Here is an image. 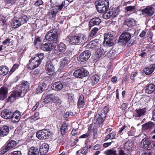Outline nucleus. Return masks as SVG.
<instances>
[{
	"instance_id": "obj_3",
	"label": "nucleus",
	"mask_w": 155,
	"mask_h": 155,
	"mask_svg": "<svg viewBox=\"0 0 155 155\" xmlns=\"http://www.w3.org/2000/svg\"><path fill=\"white\" fill-rule=\"evenodd\" d=\"M134 30L129 29L125 31L119 38V42L123 45L126 44L130 39L132 35H134Z\"/></svg>"
},
{
	"instance_id": "obj_2",
	"label": "nucleus",
	"mask_w": 155,
	"mask_h": 155,
	"mask_svg": "<svg viewBox=\"0 0 155 155\" xmlns=\"http://www.w3.org/2000/svg\"><path fill=\"white\" fill-rule=\"evenodd\" d=\"M44 55L43 53H38L34 58H31L29 60V62L28 64V68L30 70H32L38 67L43 59Z\"/></svg>"
},
{
	"instance_id": "obj_54",
	"label": "nucleus",
	"mask_w": 155,
	"mask_h": 155,
	"mask_svg": "<svg viewBox=\"0 0 155 155\" xmlns=\"http://www.w3.org/2000/svg\"><path fill=\"white\" fill-rule=\"evenodd\" d=\"M65 5V2L63 1V2L61 4L59 5H56V7L57 8H55V9H57V11L58 10L59 11L61 10L62 8H63V6Z\"/></svg>"
},
{
	"instance_id": "obj_14",
	"label": "nucleus",
	"mask_w": 155,
	"mask_h": 155,
	"mask_svg": "<svg viewBox=\"0 0 155 155\" xmlns=\"http://www.w3.org/2000/svg\"><path fill=\"white\" fill-rule=\"evenodd\" d=\"M141 12L143 15L145 16H150L154 14V9L152 6H148L141 10Z\"/></svg>"
},
{
	"instance_id": "obj_38",
	"label": "nucleus",
	"mask_w": 155,
	"mask_h": 155,
	"mask_svg": "<svg viewBox=\"0 0 155 155\" xmlns=\"http://www.w3.org/2000/svg\"><path fill=\"white\" fill-rule=\"evenodd\" d=\"M154 126V124L153 123L150 121L143 125H142V127L144 130L149 129L150 130Z\"/></svg>"
},
{
	"instance_id": "obj_18",
	"label": "nucleus",
	"mask_w": 155,
	"mask_h": 155,
	"mask_svg": "<svg viewBox=\"0 0 155 155\" xmlns=\"http://www.w3.org/2000/svg\"><path fill=\"white\" fill-rule=\"evenodd\" d=\"M46 68L47 73L48 75H52L54 73V68L52 62L51 61L47 62Z\"/></svg>"
},
{
	"instance_id": "obj_44",
	"label": "nucleus",
	"mask_w": 155,
	"mask_h": 155,
	"mask_svg": "<svg viewBox=\"0 0 155 155\" xmlns=\"http://www.w3.org/2000/svg\"><path fill=\"white\" fill-rule=\"evenodd\" d=\"M21 24L20 20L15 19L13 21L12 26L14 28H16L19 27Z\"/></svg>"
},
{
	"instance_id": "obj_36",
	"label": "nucleus",
	"mask_w": 155,
	"mask_h": 155,
	"mask_svg": "<svg viewBox=\"0 0 155 155\" xmlns=\"http://www.w3.org/2000/svg\"><path fill=\"white\" fill-rule=\"evenodd\" d=\"M52 44L51 43H46L43 45L42 47V49L44 51H50L52 49Z\"/></svg>"
},
{
	"instance_id": "obj_22",
	"label": "nucleus",
	"mask_w": 155,
	"mask_h": 155,
	"mask_svg": "<svg viewBox=\"0 0 155 155\" xmlns=\"http://www.w3.org/2000/svg\"><path fill=\"white\" fill-rule=\"evenodd\" d=\"M155 90V85L151 84L147 85L145 87V93L147 94H151Z\"/></svg>"
},
{
	"instance_id": "obj_51",
	"label": "nucleus",
	"mask_w": 155,
	"mask_h": 155,
	"mask_svg": "<svg viewBox=\"0 0 155 155\" xmlns=\"http://www.w3.org/2000/svg\"><path fill=\"white\" fill-rule=\"evenodd\" d=\"M99 29L97 27L94 28L90 33V36L91 37H93L96 34Z\"/></svg>"
},
{
	"instance_id": "obj_64",
	"label": "nucleus",
	"mask_w": 155,
	"mask_h": 155,
	"mask_svg": "<svg viewBox=\"0 0 155 155\" xmlns=\"http://www.w3.org/2000/svg\"><path fill=\"white\" fill-rule=\"evenodd\" d=\"M118 152V155H125L126 154L124 151L121 149H119Z\"/></svg>"
},
{
	"instance_id": "obj_28",
	"label": "nucleus",
	"mask_w": 155,
	"mask_h": 155,
	"mask_svg": "<svg viewBox=\"0 0 155 155\" xmlns=\"http://www.w3.org/2000/svg\"><path fill=\"white\" fill-rule=\"evenodd\" d=\"M100 45V41L96 40L91 41L88 45L89 48H93L99 47Z\"/></svg>"
},
{
	"instance_id": "obj_43",
	"label": "nucleus",
	"mask_w": 155,
	"mask_h": 155,
	"mask_svg": "<svg viewBox=\"0 0 155 155\" xmlns=\"http://www.w3.org/2000/svg\"><path fill=\"white\" fill-rule=\"evenodd\" d=\"M116 136V133L115 131H113L111 133L107 135L104 140V141H107L108 139H113L115 138Z\"/></svg>"
},
{
	"instance_id": "obj_39",
	"label": "nucleus",
	"mask_w": 155,
	"mask_h": 155,
	"mask_svg": "<svg viewBox=\"0 0 155 155\" xmlns=\"http://www.w3.org/2000/svg\"><path fill=\"white\" fill-rule=\"evenodd\" d=\"M1 133L3 136L7 135L9 132V127L6 125L3 126L0 129Z\"/></svg>"
},
{
	"instance_id": "obj_15",
	"label": "nucleus",
	"mask_w": 155,
	"mask_h": 155,
	"mask_svg": "<svg viewBox=\"0 0 155 155\" xmlns=\"http://www.w3.org/2000/svg\"><path fill=\"white\" fill-rule=\"evenodd\" d=\"M66 48V45L62 43H61L58 45L55 46L54 51L55 54H60L61 53L64 52Z\"/></svg>"
},
{
	"instance_id": "obj_13",
	"label": "nucleus",
	"mask_w": 155,
	"mask_h": 155,
	"mask_svg": "<svg viewBox=\"0 0 155 155\" xmlns=\"http://www.w3.org/2000/svg\"><path fill=\"white\" fill-rule=\"evenodd\" d=\"M104 42H106V44L110 46L113 45V43L112 41L114 36L113 34L110 32H107L104 35Z\"/></svg>"
},
{
	"instance_id": "obj_1",
	"label": "nucleus",
	"mask_w": 155,
	"mask_h": 155,
	"mask_svg": "<svg viewBox=\"0 0 155 155\" xmlns=\"http://www.w3.org/2000/svg\"><path fill=\"white\" fill-rule=\"evenodd\" d=\"M20 86L15 87L16 91H13L10 96L8 97V101L13 102L18 97L20 96L23 93L26 94L29 90V83L25 81L21 82Z\"/></svg>"
},
{
	"instance_id": "obj_11",
	"label": "nucleus",
	"mask_w": 155,
	"mask_h": 155,
	"mask_svg": "<svg viewBox=\"0 0 155 155\" xmlns=\"http://www.w3.org/2000/svg\"><path fill=\"white\" fill-rule=\"evenodd\" d=\"M99 79V76L97 74H95L91 76L90 78L86 80L85 82L86 84L89 85L90 86H91L97 84L98 82Z\"/></svg>"
},
{
	"instance_id": "obj_37",
	"label": "nucleus",
	"mask_w": 155,
	"mask_h": 155,
	"mask_svg": "<svg viewBox=\"0 0 155 155\" xmlns=\"http://www.w3.org/2000/svg\"><path fill=\"white\" fill-rule=\"evenodd\" d=\"M9 68L6 66H0V74L2 75H5L8 73Z\"/></svg>"
},
{
	"instance_id": "obj_59",
	"label": "nucleus",
	"mask_w": 155,
	"mask_h": 155,
	"mask_svg": "<svg viewBox=\"0 0 155 155\" xmlns=\"http://www.w3.org/2000/svg\"><path fill=\"white\" fill-rule=\"evenodd\" d=\"M108 54V56H109V55L111 54V56H110V57H113L114 55H117V54H116V51H114L113 50H110Z\"/></svg>"
},
{
	"instance_id": "obj_42",
	"label": "nucleus",
	"mask_w": 155,
	"mask_h": 155,
	"mask_svg": "<svg viewBox=\"0 0 155 155\" xmlns=\"http://www.w3.org/2000/svg\"><path fill=\"white\" fill-rule=\"evenodd\" d=\"M18 0H5V5L6 6L10 7L12 5H15Z\"/></svg>"
},
{
	"instance_id": "obj_55",
	"label": "nucleus",
	"mask_w": 155,
	"mask_h": 155,
	"mask_svg": "<svg viewBox=\"0 0 155 155\" xmlns=\"http://www.w3.org/2000/svg\"><path fill=\"white\" fill-rule=\"evenodd\" d=\"M109 111V108L107 106H105L102 110V112L101 114H104L106 116V115Z\"/></svg>"
},
{
	"instance_id": "obj_6",
	"label": "nucleus",
	"mask_w": 155,
	"mask_h": 155,
	"mask_svg": "<svg viewBox=\"0 0 155 155\" xmlns=\"http://www.w3.org/2000/svg\"><path fill=\"white\" fill-rule=\"evenodd\" d=\"M97 5L96 6L98 12L103 13L107 10L108 7V2L105 1L99 0L97 2Z\"/></svg>"
},
{
	"instance_id": "obj_4",
	"label": "nucleus",
	"mask_w": 155,
	"mask_h": 155,
	"mask_svg": "<svg viewBox=\"0 0 155 155\" xmlns=\"http://www.w3.org/2000/svg\"><path fill=\"white\" fill-rule=\"evenodd\" d=\"M86 40L85 35L82 34L71 36L70 38V43L72 45L82 44Z\"/></svg>"
},
{
	"instance_id": "obj_32",
	"label": "nucleus",
	"mask_w": 155,
	"mask_h": 155,
	"mask_svg": "<svg viewBox=\"0 0 155 155\" xmlns=\"http://www.w3.org/2000/svg\"><path fill=\"white\" fill-rule=\"evenodd\" d=\"M134 143L132 141H129L126 142L124 145V148L127 150H132L133 148Z\"/></svg>"
},
{
	"instance_id": "obj_41",
	"label": "nucleus",
	"mask_w": 155,
	"mask_h": 155,
	"mask_svg": "<svg viewBox=\"0 0 155 155\" xmlns=\"http://www.w3.org/2000/svg\"><path fill=\"white\" fill-rule=\"evenodd\" d=\"M58 12L57 9L53 8L49 12V17L51 19L54 18Z\"/></svg>"
},
{
	"instance_id": "obj_50",
	"label": "nucleus",
	"mask_w": 155,
	"mask_h": 155,
	"mask_svg": "<svg viewBox=\"0 0 155 155\" xmlns=\"http://www.w3.org/2000/svg\"><path fill=\"white\" fill-rule=\"evenodd\" d=\"M28 19V17L23 14H22L21 17V18L19 19L21 20V23L22 24H23L26 23Z\"/></svg>"
},
{
	"instance_id": "obj_17",
	"label": "nucleus",
	"mask_w": 155,
	"mask_h": 155,
	"mask_svg": "<svg viewBox=\"0 0 155 155\" xmlns=\"http://www.w3.org/2000/svg\"><path fill=\"white\" fill-rule=\"evenodd\" d=\"M140 146L141 147L147 150H150L152 148L149 140L147 138L142 140L140 143Z\"/></svg>"
},
{
	"instance_id": "obj_40",
	"label": "nucleus",
	"mask_w": 155,
	"mask_h": 155,
	"mask_svg": "<svg viewBox=\"0 0 155 155\" xmlns=\"http://www.w3.org/2000/svg\"><path fill=\"white\" fill-rule=\"evenodd\" d=\"M107 51H104L103 48H101L97 49L96 52V56L100 58L103 56Z\"/></svg>"
},
{
	"instance_id": "obj_31",
	"label": "nucleus",
	"mask_w": 155,
	"mask_h": 155,
	"mask_svg": "<svg viewBox=\"0 0 155 155\" xmlns=\"http://www.w3.org/2000/svg\"><path fill=\"white\" fill-rule=\"evenodd\" d=\"M46 84L44 83L40 84L36 88V93L38 94L41 93L46 88Z\"/></svg>"
},
{
	"instance_id": "obj_30",
	"label": "nucleus",
	"mask_w": 155,
	"mask_h": 155,
	"mask_svg": "<svg viewBox=\"0 0 155 155\" xmlns=\"http://www.w3.org/2000/svg\"><path fill=\"white\" fill-rule=\"evenodd\" d=\"M70 61V58L68 56L65 57L62 61L60 64V68L62 69L64 67L69 64Z\"/></svg>"
},
{
	"instance_id": "obj_58",
	"label": "nucleus",
	"mask_w": 155,
	"mask_h": 155,
	"mask_svg": "<svg viewBox=\"0 0 155 155\" xmlns=\"http://www.w3.org/2000/svg\"><path fill=\"white\" fill-rule=\"evenodd\" d=\"M43 3V2L42 0H38L35 3L34 5L36 6H39L42 5Z\"/></svg>"
},
{
	"instance_id": "obj_53",
	"label": "nucleus",
	"mask_w": 155,
	"mask_h": 155,
	"mask_svg": "<svg viewBox=\"0 0 155 155\" xmlns=\"http://www.w3.org/2000/svg\"><path fill=\"white\" fill-rule=\"evenodd\" d=\"M88 147L85 146L81 149V153L83 155H86L88 151Z\"/></svg>"
},
{
	"instance_id": "obj_33",
	"label": "nucleus",
	"mask_w": 155,
	"mask_h": 155,
	"mask_svg": "<svg viewBox=\"0 0 155 155\" xmlns=\"http://www.w3.org/2000/svg\"><path fill=\"white\" fill-rule=\"evenodd\" d=\"M68 124L66 122H63L61 128V132L62 135L64 134L68 130Z\"/></svg>"
},
{
	"instance_id": "obj_29",
	"label": "nucleus",
	"mask_w": 155,
	"mask_h": 155,
	"mask_svg": "<svg viewBox=\"0 0 155 155\" xmlns=\"http://www.w3.org/2000/svg\"><path fill=\"white\" fill-rule=\"evenodd\" d=\"M155 69V64H153L144 69V71L147 75H150L153 72Z\"/></svg>"
},
{
	"instance_id": "obj_35",
	"label": "nucleus",
	"mask_w": 155,
	"mask_h": 155,
	"mask_svg": "<svg viewBox=\"0 0 155 155\" xmlns=\"http://www.w3.org/2000/svg\"><path fill=\"white\" fill-rule=\"evenodd\" d=\"M136 23L135 20L132 18L127 19L124 22L125 25L129 27L131 26H134Z\"/></svg>"
},
{
	"instance_id": "obj_25",
	"label": "nucleus",
	"mask_w": 155,
	"mask_h": 155,
	"mask_svg": "<svg viewBox=\"0 0 155 155\" xmlns=\"http://www.w3.org/2000/svg\"><path fill=\"white\" fill-rule=\"evenodd\" d=\"M12 112L8 110H3L1 114V116L3 118L8 119H10Z\"/></svg>"
},
{
	"instance_id": "obj_27",
	"label": "nucleus",
	"mask_w": 155,
	"mask_h": 155,
	"mask_svg": "<svg viewBox=\"0 0 155 155\" xmlns=\"http://www.w3.org/2000/svg\"><path fill=\"white\" fill-rule=\"evenodd\" d=\"M85 102L84 96L81 95L79 97L77 103V106L78 108H84V107Z\"/></svg>"
},
{
	"instance_id": "obj_57",
	"label": "nucleus",
	"mask_w": 155,
	"mask_h": 155,
	"mask_svg": "<svg viewBox=\"0 0 155 155\" xmlns=\"http://www.w3.org/2000/svg\"><path fill=\"white\" fill-rule=\"evenodd\" d=\"M52 98V99L51 101L55 103L58 101H59V99L58 97L55 96L53 94Z\"/></svg>"
},
{
	"instance_id": "obj_20",
	"label": "nucleus",
	"mask_w": 155,
	"mask_h": 155,
	"mask_svg": "<svg viewBox=\"0 0 155 155\" xmlns=\"http://www.w3.org/2000/svg\"><path fill=\"white\" fill-rule=\"evenodd\" d=\"M8 88L6 87L0 88V100H4L7 96Z\"/></svg>"
},
{
	"instance_id": "obj_60",
	"label": "nucleus",
	"mask_w": 155,
	"mask_h": 155,
	"mask_svg": "<svg viewBox=\"0 0 155 155\" xmlns=\"http://www.w3.org/2000/svg\"><path fill=\"white\" fill-rule=\"evenodd\" d=\"M39 113L38 112H37L35 114L33 117L34 118H33L35 120H37L39 118Z\"/></svg>"
},
{
	"instance_id": "obj_47",
	"label": "nucleus",
	"mask_w": 155,
	"mask_h": 155,
	"mask_svg": "<svg viewBox=\"0 0 155 155\" xmlns=\"http://www.w3.org/2000/svg\"><path fill=\"white\" fill-rule=\"evenodd\" d=\"M125 9L127 12H130L133 13L135 10L136 7L134 6H129L126 7Z\"/></svg>"
},
{
	"instance_id": "obj_48",
	"label": "nucleus",
	"mask_w": 155,
	"mask_h": 155,
	"mask_svg": "<svg viewBox=\"0 0 155 155\" xmlns=\"http://www.w3.org/2000/svg\"><path fill=\"white\" fill-rule=\"evenodd\" d=\"M128 130V127L126 126L125 125L123 126L119 130V132L120 135H122L124 133L127 131Z\"/></svg>"
},
{
	"instance_id": "obj_49",
	"label": "nucleus",
	"mask_w": 155,
	"mask_h": 155,
	"mask_svg": "<svg viewBox=\"0 0 155 155\" xmlns=\"http://www.w3.org/2000/svg\"><path fill=\"white\" fill-rule=\"evenodd\" d=\"M52 97H53V94H51L47 95L44 98V102L45 103H48L50 101H51Z\"/></svg>"
},
{
	"instance_id": "obj_45",
	"label": "nucleus",
	"mask_w": 155,
	"mask_h": 155,
	"mask_svg": "<svg viewBox=\"0 0 155 155\" xmlns=\"http://www.w3.org/2000/svg\"><path fill=\"white\" fill-rule=\"evenodd\" d=\"M106 155H117L116 151L114 149L108 150L105 152Z\"/></svg>"
},
{
	"instance_id": "obj_52",
	"label": "nucleus",
	"mask_w": 155,
	"mask_h": 155,
	"mask_svg": "<svg viewBox=\"0 0 155 155\" xmlns=\"http://www.w3.org/2000/svg\"><path fill=\"white\" fill-rule=\"evenodd\" d=\"M18 65L15 64L12 67V69L10 70L9 74H11L15 70L18 68Z\"/></svg>"
},
{
	"instance_id": "obj_21",
	"label": "nucleus",
	"mask_w": 155,
	"mask_h": 155,
	"mask_svg": "<svg viewBox=\"0 0 155 155\" xmlns=\"http://www.w3.org/2000/svg\"><path fill=\"white\" fill-rule=\"evenodd\" d=\"M49 149L48 144L46 143H43L40 146L39 149L40 154L41 155H45Z\"/></svg>"
},
{
	"instance_id": "obj_7",
	"label": "nucleus",
	"mask_w": 155,
	"mask_h": 155,
	"mask_svg": "<svg viewBox=\"0 0 155 155\" xmlns=\"http://www.w3.org/2000/svg\"><path fill=\"white\" fill-rule=\"evenodd\" d=\"M117 9H112L111 10H107L102 15L103 17L105 19H108L112 17L113 18L116 17L119 14Z\"/></svg>"
},
{
	"instance_id": "obj_56",
	"label": "nucleus",
	"mask_w": 155,
	"mask_h": 155,
	"mask_svg": "<svg viewBox=\"0 0 155 155\" xmlns=\"http://www.w3.org/2000/svg\"><path fill=\"white\" fill-rule=\"evenodd\" d=\"M21 153L20 151H16L9 153L8 155H21Z\"/></svg>"
},
{
	"instance_id": "obj_8",
	"label": "nucleus",
	"mask_w": 155,
	"mask_h": 155,
	"mask_svg": "<svg viewBox=\"0 0 155 155\" xmlns=\"http://www.w3.org/2000/svg\"><path fill=\"white\" fill-rule=\"evenodd\" d=\"M45 38L47 40L52 41L53 43H56L58 41V34L57 32L55 31L53 32L51 30L47 33Z\"/></svg>"
},
{
	"instance_id": "obj_19",
	"label": "nucleus",
	"mask_w": 155,
	"mask_h": 155,
	"mask_svg": "<svg viewBox=\"0 0 155 155\" xmlns=\"http://www.w3.org/2000/svg\"><path fill=\"white\" fill-rule=\"evenodd\" d=\"M105 117L104 114L100 115L98 114H96L94 118V122L97 124H101L104 122Z\"/></svg>"
},
{
	"instance_id": "obj_9",
	"label": "nucleus",
	"mask_w": 155,
	"mask_h": 155,
	"mask_svg": "<svg viewBox=\"0 0 155 155\" xmlns=\"http://www.w3.org/2000/svg\"><path fill=\"white\" fill-rule=\"evenodd\" d=\"M89 74L88 71L84 68H81L75 71L74 76L76 78H81L87 76Z\"/></svg>"
},
{
	"instance_id": "obj_16",
	"label": "nucleus",
	"mask_w": 155,
	"mask_h": 155,
	"mask_svg": "<svg viewBox=\"0 0 155 155\" xmlns=\"http://www.w3.org/2000/svg\"><path fill=\"white\" fill-rule=\"evenodd\" d=\"M10 119L13 123H17L19 121L21 116V113L18 110H17L14 112H12Z\"/></svg>"
},
{
	"instance_id": "obj_34",
	"label": "nucleus",
	"mask_w": 155,
	"mask_h": 155,
	"mask_svg": "<svg viewBox=\"0 0 155 155\" xmlns=\"http://www.w3.org/2000/svg\"><path fill=\"white\" fill-rule=\"evenodd\" d=\"M39 151L36 147H32L29 150L28 155H38Z\"/></svg>"
},
{
	"instance_id": "obj_5",
	"label": "nucleus",
	"mask_w": 155,
	"mask_h": 155,
	"mask_svg": "<svg viewBox=\"0 0 155 155\" xmlns=\"http://www.w3.org/2000/svg\"><path fill=\"white\" fill-rule=\"evenodd\" d=\"M16 142L15 140H11L3 147L0 150V154L3 155L16 145Z\"/></svg>"
},
{
	"instance_id": "obj_26",
	"label": "nucleus",
	"mask_w": 155,
	"mask_h": 155,
	"mask_svg": "<svg viewBox=\"0 0 155 155\" xmlns=\"http://www.w3.org/2000/svg\"><path fill=\"white\" fill-rule=\"evenodd\" d=\"M52 89L56 91H59L63 88V84L60 81L56 82L52 86Z\"/></svg>"
},
{
	"instance_id": "obj_46",
	"label": "nucleus",
	"mask_w": 155,
	"mask_h": 155,
	"mask_svg": "<svg viewBox=\"0 0 155 155\" xmlns=\"http://www.w3.org/2000/svg\"><path fill=\"white\" fill-rule=\"evenodd\" d=\"M74 94L71 92H69L66 93V97H67L68 101H72L74 98Z\"/></svg>"
},
{
	"instance_id": "obj_23",
	"label": "nucleus",
	"mask_w": 155,
	"mask_h": 155,
	"mask_svg": "<svg viewBox=\"0 0 155 155\" xmlns=\"http://www.w3.org/2000/svg\"><path fill=\"white\" fill-rule=\"evenodd\" d=\"M146 112L145 108L137 109L134 112V116L136 117H140L145 115Z\"/></svg>"
},
{
	"instance_id": "obj_24",
	"label": "nucleus",
	"mask_w": 155,
	"mask_h": 155,
	"mask_svg": "<svg viewBox=\"0 0 155 155\" xmlns=\"http://www.w3.org/2000/svg\"><path fill=\"white\" fill-rule=\"evenodd\" d=\"M101 21V19L98 17L93 18L89 21V26L91 28L95 25H98L100 23Z\"/></svg>"
},
{
	"instance_id": "obj_12",
	"label": "nucleus",
	"mask_w": 155,
	"mask_h": 155,
	"mask_svg": "<svg viewBox=\"0 0 155 155\" xmlns=\"http://www.w3.org/2000/svg\"><path fill=\"white\" fill-rule=\"evenodd\" d=\"M91 52L89 50H86L81 53L77 58L78 60L80 62H83L87 61L91 56Z\"/></svg>"
},
{
	"instance_id": "obj_61",
	"label": "nucleus",
	"mask_w": 155,
	"mask_h": 155,
	"mask_svg": "<svg viewBox=\"0 0 155 155\" xmlns=\"http://www.w3.org/2000/svg\"><path fill=\"white\" fill-rule=\"evenodd\" d=\"M102 146L99 144H96L94 147V149L95 150H99L101 149V147Z\"/></svg>"
},
{
	"instance_id": "obj_63",
	"label": "nucleus",
	"mask_w": 155,
	"mask_h": 155,
	"mask_svg": "<svg viewBox=\"0 0 155 155\" xmlns=\"http://www.w3.org/2000/svg\"><path fill=\"white\" fill-rule=\"evenodd\" d=\"M10 39L9 38H7L4 40L3 42L2 43L4 45H7L10 43Z\"/></svg>"
},
{
	"instance_id": "obj_62",
	"label": "nucleus",
	"mask_w": 155,
	"mask_h": 155,
	"mask_svg": "<svg viewBox=\"0 0 155 155\" xmlns=\"http://www.w3.org/2000/svg\"><path fill=\"white\" fill-rule=\"evenodd\" d=\"M20 126L21 128H24L26 127L25 122V121H23L20 124Z\"/></svg>"
},
{
	"instance_id": "obj_10",
	"label": "nucleus",
	"mask_w": 155,
	"mask_h": 155,
	"mask_svg": "<svg viewBox=\"0 0 155 155\" xmlns=\"http://www.w3.org/2000/svg\"><path fill=\"white\" fill-rule=\"evenodd\" d=\"M50 133L47 130H43L37 132L36 136L38 139L44 140L48 138Z\"/></svg>"
}]
</instances>
